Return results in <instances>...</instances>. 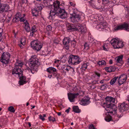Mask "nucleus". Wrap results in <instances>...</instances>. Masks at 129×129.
I'll return each instance as SVG.
<instances>
[{
  "instance_id": "obj_3",
  "label": "nucleus",
  "mask_w": 129,
  "mask_h": 129,
  "mask_svg": "<svg viewBox=\"0 0 129 129\" xmlns=\"http://www.w3.org/2000/svg\"><path fill=\"white\" fill-rule=\"evenodd\" d=\"M106 102L104 103L103 107L108 113L116 114L117 108L114 104L115 103V99L111 97H107L106 98Z\"/></svg>"
},
{
  "instance_id": "obj_6",
  "label": "nucleus",
  "mask_w": 129,
  "mask_h": 129,
  "mask_svg": "<svg viewBox=\"0 0 129 129\" xmlns=\"http://www.w3.org/2000/svg\"><path fill=\"white\" fill-rule=\"evenodd\" d=\"M110 42L115 49L122 48L124 46L122 42L121 41H118L115 39L111 40Z\"/></svg>"
},
{
  "instance_id": "obj_58",
  "label": "nucleus",
  "mask_w": 129,
  "mask_h": 129,
  "mask_svg": "<svg viewBox=\"0 0 129 129\" xmlns=\"http://www.w3.org/2000/svg\"><path fill=\"white\" fill-rule=\"evenodd\" d=\"M34 32H33L32 31V32L30 34V36H32L33 35V34Z\"/></svg>"
},
{
  "instance_id": "obj_41",
  "label": "nucleus",
  "mask_w": 129,
  "mask_h": 129,
  "mask_svg": "<svg viewBox=\"0 0 129 129\" xmlns=\"http://www.w3.org/2000/svg\"><path fill=\"white\" fill-rule=\"evenodd\" d=\"M84 48L86 50H87L89 49V45L86 43L84 44Z\"/></svg>"
},
{
  "instance_id": "obj_23",
  "label": "nucleus",
  "mask_w": 129,
  "mask_h": 129,
  "mask_svg": "<svg viewBox=\"0 0 129 129\" xmlns=\"http://www.w3.org/2000/svg\"><path fill=\"white\" fill-rule=\"evenodd\" d=\"M9 60L6 59H4L2 58L1 59V61L3 63L5 64H7L8 63L9 61Z\"/></svg>"
},
{
  "instance_id": "obj_19",
  "label": "nucleus",
  "mask_w": 129,
  "mask_h": 129,
  "mask_svg": "<svg viewBox=\"0 0 129 129\" xmlns=\"http://www.w3.org/2000/svg\"><path fill=\"white\" fill-rule=\"evenodd\" d=\"M67 29L70 30H76V26H74L72 24H70L68 25L67 26Z\"/></svg>"
},
{
  "instance_id": "obj_20",
  "label": "nucleus",
  "mask_w": 129,
  "mask_h": 129,
  "mask_svg": "<svg viewBox=\"0 0 129 129\" xmlns=\"http://www.w3.org/2000/svg\"><path fill=\"white\" fill-rule=\"evenodd\" d=\"M39 11H39L35 8L34 9L32 10V13L33 16H36L38 15V12Z\"/></svg>"
},
{
  "instance_id": "obj_32",
  "label": "nucleus",
  "mask_w": 129,
  "mask_h": 129,
  "mask_svg": "<svg viewBox=\"0 0 129 129\" xmlns=\"http://www.w3.org/2000/svg\"><path fill=\"white\" fill-rule=\"evenodd\" d=\"M8 110L11 112H14L15 110L14 108L12 106H10L8 108Z\"/></svg>"
},
{
  "instance_id": "obj_21",
  "label": "nucleus",
  "mask_w": 129,
  "mask_h": 129,
  "mask_svg": "<svg viewBox=\"0 0 129 129\" xmlns=\"http://www.w3.org/2000/svg\"><path fill=\"white\" fill-rule=\"evenodd\" d=\"M107 25V24L106 22H102L100 23V27L102 29L106 27Z\"/></svg>"
},
{
  "instance_id": "obj_56",
  "label": "nucleus",
  "mask_w": 129,
  "mask_h": 129,
  "mask_svg": "<svg viewBox=\"0 0 129 129\" xmlns=\"http://www.w3.org/2000/svg\"><path fill=\"white\" fill-rule=\"evenodd\" d=\"M109 63L110 64H112V60H110L109 61Z\"/></svg>"
},
{
  "instance_id": "obj_48",
  "label": "nucleus",
  "mask_w": 129,
  "mask_h": 129,
  "mask_svg": "<svg viewBox=\"0 0 129 129\" xmlns=\"http://www.w3.org/2000/svg\"><path fill=\"white\" fill-rule=\"evenodd\" d=\"M70 66H68L66 68V70L67 71H68L69 70H70Z\"/></svg>"
},
{
  "instance_id": "obj_44",
  "label": "nucleus",
  "mask_w": 129,
  "mask_h": 129,
  "mask_svg": "<svg viewBox=\"0 0 129 129\" xmlns=\"http://www.w3.org/2000/svg\"><path fill=\"white\" fill-rule=\"evenodd\" d=\"M19 21V20H18V19H17V18H16L15 17H14V18H13V22H17Z\"/></svg>"
},
{
  "instance_id": "obj_22",
  "label": "nucleus",
  "mask_w": 129,
  "mask_h": 129,
  "mask_svg": "<svg viewBox=\"0 0 129 129\" xmlns=\"http://www.w3.org/2000/svg\"><path fill=\"white\" fill-rule=\"evenodd\" d=\"M70 41V39L69 38H65L63 40V43L65 45H68Z\"/></svg>"
},
{
  "instance_id": "obj_11",
  "label": "nucleus",
  "mask_w": 129,
  "mask_h": 129,
  "mask_svg": "<svg viewBox=\"0 0 129 129\" xmlns=\"http://www.w3.org/2000/svg\"><path fill=\"white\" fill-rule=\"evenodd\" d=\"M127 79V75L125 74L121 75L119 77L118 81L120 85L123 84Z\"/></svg>"
},
{
  "instance_id": "obj_18",
  "label": "nucleus",
  "mask_w": 129,
  "mask_h": 129,
  "mask_svg": "<svg viewBox=\"0 0 129 129\" xmlns=\"http://www.w3.org/2000/svg\"><path fill=\"white\" fill-rule=\"evenodd\" d=\"M44 6L41 4H35V8L40 11H41Z\"/></svg>"
},
{
  "instance_id": "obj_26",
  "label": "nucleus",
  "mask_w": 129,
  "mask_h": 129,
  "mask_svg": "<svg viewBox=\"0 0 129 129\" xmlns=\"http://www.w3.org/2000/svg\"><path fill=\"white\" fill-rule=\"evenodd\" d=\"M118 78V77H115L113 78L110 82V83L111 85H112L114 84L117 80V79Z\"/></svg>"
},
{
  "instance_id": "obj_57",
  "label": "nucleus",
  "mask_w": 129,
  "mask_h": 129,
  "mask_svg": "<svg viewBox=\"0 0 129 129\" xmlns=\"http://www.w3.org/2000/svg\"><path fill=\"white\" fill-rule=\"evenodd\" d=\"M57 114L58 116H60L61 114V112H58Z\"/></svg>"
},
{
  "instance_id": "obj_10",
  "label": "nucleus",
  "mask_w": 129,
  "mask_h": 129,
  "mask_svg": "<svg viewBox=\"0 0 129 129\" xmlns=\"http://www.w3.org/2000/svg\"><path fill=\"white\" fill-rule=\"evenodd\" d=\"M72 17H71L72 21L73 22H78L80 19L79 15L74 12L72 14Z\"/></svg>"
},
{
  "instance_id": "obj_43",
  "label": "nucleus",
  "mask_w": 129,
  "mask_h": 129,
  "mask_svg": "<svg viewBox=\"0 0 129 129\" xmlns=\"http://www.w3.org/2000/svg\"><path fill=\"white\" fill-rule=\"evenodd\" d=\"M89 129H95L94 125L92 124L89 125Z\"/></svg>"
},
{
  "instance_id": "obj_2",
  "label": "nucleus",
  "mask_w": 129,
  "mask_h": 129,
  "mask_svg": "<svg viewBox=\"0 0 129 129\" xmlns=\"http://www.w3.org/2000/svg\"><path fill=\"white\" fill-rule=\"evenodd\" d=\"M23 65V63L22 62L17 60L15 64L14 68L12 71L13 75L15 76L17 75L19 78V83L21 85H23L27 82L26 80V77L23 76V72L21 69Z\"/></svg>"
},
{
  "instance_id": "obj_12",
  "label": "nucleus",
  "mask_w": 129,
  "mask_h": 129,
  "mask_svg": "<svg viewBox=\"0 0 129 129\" xmlns=\"http://www.w3.org/2000/svg\"><path fill=\"white\" fill-rule=\"evenodd\" d=\"M76 30H78L82 34H84L87 31L86 28L85 26H83L80 24L76 25Z\"/></svg>"
},
{
  "instance_id": "obj_38",
  "label": "nucleus",
  "mask_w": 129,
  "mask_h": 129,
  "mask_svg": "<svg viewBox=\"0 0 129 129\" xmlns=\"http://www.w3.org/2000/svg\"><path fill=\"white\" fill-rule=\"evenodd\" d=\"M107 86L106 84H105L104 85H102L100 88V89L102 90L105 89L106 88V86Z\"/></svg>"
},
{
  "instance_id": "obj_46",
  "label": "nucleus",
  "mask_w": 129,
  "mask_h": 129,
  "mask_svg": "<svg viewBox=\"0 0 129 129\" xmlns=\"http://www.w3.org/2000/svg\"><path fill=\"white\" fill-rule=\"evenodd\" d=\"M39 117L40 119H41L43 121H44L45 120V119L44 117H43L42 115H39Z\"/></svg>"
},
{
  "instance_id": "obj_36",
  "label": "nucleus",
  "mask_w": 129,
  "mask_h": 129,
  "mask_svg": "<svg viewBox=\"0 0 129 129\" xmlns=\"http://www.w3.org/2000/svg\"><path fill=\"white\" fill-rule=\"evenodd\" d=\"M37 31L36 27L35 26H33L31 28V31L33 32H35Z\"/></svg>"
},
{
  "instance_id": "obj_5",
  "label": "nucleus",
  "mask_w": 129,
  "mask_h": 129,
  "mask_svg": "<svg viewBox=\"0 0 129 129\" xmlns=\"http://www.w3.org/2000/svg\"><path fill=\"white\" fill-rule=\"evenodd\" d=\"M40 63L38 61V59L36 58L35 55L32 56L29 60V61L28 62L29 67L32 69H34V67L36 65H39Z\"/></svg>"
},
{
  "instance_id": "obj_55",
  "label": "nucleus",
  "mask_w": 129,
  "mask_h": 129,
  "mask_svg": "<svg viewBox=\"0 0 129 129\" xmlns=\"http://www.w3.org/2000/svg\"><path fill=\"white\" fill-rule=\"evenodd\" d=\"M69 109H67L65 111V112H67V113H68L69 112Z\"/></svg>"
},
{
  "instance_id": "obj_37",
  "label": "nucleus",
  "mask_w": 129,
  "mask_h": 129,
  "mask_svg": "<svg viewBox=\"0 0 129 129\" xmlns=\"http://www.w3.org/2000/svg\"><path fill=\"white\" fill-rule=\"evenodd\" d=\"M48 119L50 121H52L53 122H54L55 120V118L54 117H51V116H50L49 117Z\"/></svg>"
},
{
  "instance_id": "obj_7",
  "label": "nucleus",
  "mask_w": 129,
  "mask_h": 129,
  "mask_svg": "<svg viewBox=\"0 0 129 129\" xmlns=\"http://www.w3.org/2000/svg\"><path fill=\"white\" fill-rule=\"evenodd\" d=\"M129 106L127 104L125 103H122L120 106L118 107L120 112L119 113H118V114H117V117L119 118L122 117L123 116L122 112L127 110Z\"/></svg>"
},
{
  "instance_id": "obj_33",
  "label": "nucleus",
  "mask_w": 129,
  "mask_h": 129,
  "mask_svg": "<svg viewBox=\"0 0 129 129\" xmlns=\"http://www.w3.org/2000/svg\"><path fill=\"white\" fill-rule=\"evenodd\" d=\"M71 47L74 48L76 44V42L74 40L71 41Z\"/></svg>"
},
{
  "instance_id": "obj_16",
  "label": "nucleus",
  "mask_w": 129,
  "mask_h": 129,
  "mask_svg": "<svg viewBox=\"0 0 129 129\" xmlns=\"http://www.w3.org/2000/svg\"><path fill=\"white\" fill-rule=\"evenodd\" d=\"M56 69L53 67H50L47 69V72L50 74L55 73L56 72Z\"/></svg>"
},
{
  "instance_id": "obj_13",
  "label": "nucleus",
  "mask_w": 129,
  "mask_h": 129,
  "mask_svg": "<svg viewBox=\"0 0 129 129\" xmlns=\"http://www.w3.org/2000/svg\"><path fill=\"white\" fill-rule=\"evenodd\" d=\"M79 95L78 93H68V99L71 102H73L75 101V99Z\"/></svg>"
},
{
  "instance_id": "obj_45",
  "label": "nucleus",
  "mask_w": 129,
  "mask_h": 129,
  "mask_svg": "<svg viewBox=\"0 0 129 129\" xmlns=\"http://www.w3.org/2000/svg\"><path fill=\"white\" fill-rule=\"evenodd\" d=\"M54 43L56 44H58L59 43V41L56 40H55L54 41Z\"/></svg>"
},
{
  "instance_id": "obj_59",
  "label": "nucleus",
  "mask_w": 129,
  "mask_h": 129,
  "mask_svg": "<svg viewBox=\"0 0 129 129\" xmlns=\"http://www.w3.org/2000/svg\"><path fill=\"white\" fill-rule=\"evenodd\" d=\"M104 81V80H101L100 81V83H103Z\"/></svg>"
},
{
  "instance_id": "obj_63",
  "label": "nucleus",
  "mask_w": 129,
  "mask_h": 129,
  "mask_svg": "<svg viewBox=\"0 0 129 129\" xmlns=\"http://www.w3.org/2000/svg\"><path fill=\"white\" fill-rule=\"evenodd\" d=\"M35 107V106H33V107L32 108H31V109H32L34 108Z\"/></svg>"
},
{
  "instance_id": "obj_31",
  "label": "nucleus",
  "mask_w": 129,
  "mask_h": 129,
  "mask_svg": "<svg viewBox=\"0 0 129 129\" xmlns=\"http://www.w3.org/2000/svg\"><path fill=\"white\" fill-rule=\"evenodd\" d=\"M15 17L16 18L18 19V20H19L20 18L21 17V15L20 13H17L15 16Z\"/></svg>"
},
{
  "instance_id": "obj_28",
  "label": "nucleus",
  "mask_w": 129,
  "mask_h": 129,
  "mask_svg": "<svg viewBox=\"0 0 129 129\" xmlns=\"http://www.w3.org/2000/svg\"><path fill=\"white\" fill-rule=\"evenodd\" d=\"M89 65V63L88 62L84 63L82 66L81 68L83 70H85L87 68V66Z\"/></svg>"
},
{
  "instance_id": "obj_54",
  "label": "nucleus",
  "mask_w": 129,
  "mask_h": 129,
  "mask_svg": "<svg viewBox=\"0 0 129 129\" xmlns=\"http://www.w3.org/2000/svg\"><path fill=\"white\" fill-rule=\"evenodd\" d=\"M70 70L71 71H73V72L74 71V69L73 68H72L71 67Z\"/></svg>"
},
{
  "instance_id": "obj_61",
  "label": "nucleus",
  "mask_w": 129,
  "mask_h": 129,
  "mask_svg": "<svg viewBox=\"0 0 129 129\" xmlns=\"http://www.w3.org/2000/svg\"><path fill=\"white\" fill-rule=\"evenodd\" d=\"M28 125L29 127H30L31 126V124L30 122H28Z\"/></svg>"
},
{
  "instance_id": "obj_51",
  "label": "nucleus",
  "mask_w": 129,
  "mask_h": 129,
  "mask_svg": "<svg viewBox=\"0 0 129 129\" xmlns=\"http://www.w3.org/2000/svg\"><path fill=\"white\" fill-rule=\"evenodd\" d=\"M22 2L23 3H27V0H21Z\"/></svg>"
},
{
  "instance_id": "obj_1",
  "label": "nucleus",
  "mask_w": 129,
  "mask_h": 129,
  "mask_svg": "<svg viewBox=\"0 0 129 129\" xmlns=\"http://www.w3.org/2000/svg\"><path fill=\"white\" fill-rule=\"evenodd\" d=\"M59 2L56 1L54 2L53 5H51V7L53 8V10L50 11V15L49 16V18L53 19L54 18L55 15L62 19L64 18L67 17V13L64 9L59 7Z\"/></svg>"
},
{
  "instance_id": "obj_9",
  "label": "nucleus",
  "mask_w": 129,
  "mask_h": 129,
  "mask_svg": "<svg viewBox=\"0 0 129 129\" xmlns=\"http://www.w3.org/2000/svg\"><path fill=\"white\" fill-rule=\"evenodd\" d=\"M123 29L129 31V24L126 22H124L123 24L119 25L115 28V30Z\"/></svg>"
},
{
  "instance_id": "obj_24",
  "label": "nucleus",
  "mask_w": 129,
  "mask_h": 129,
  "mask_svg": "<svg viewBox=\"0 0 129 129\" xmlns=\"http://www.w3.org/2000/svg\"><path fill=\"white\" fill-rule=\"evenodd\" d=\"M73 110L74 112L77 113H79L80 111L78 106H74L73 107Z\"/></svg>"
},
{
  "instance_id": "obj_47",
  "label": "nucleus",
  "mask_w": 129,
  "mask_h": 129,
  "mask_svg": "<svg viewBox=\"0 0 129 129\" xmlns=\"http://www.w3.org/2000/svg\"><path fill=\"white\" fill-rule=\"evenodd\" d=\"M27 69L28 70L29 72H30V71L32 73L34 74V70L30 69L29 68H28Z\"/></svg>"
},
{
  "instance_id": "obj_30",
  "label": "nucleus",
  "mask_w": 129,
  "mask_h": 129,
  "mask_svg": "<svg viewBox=\"0 0 129 129\" xmlns=\"http://www.w3.org/2000/svg\"><path fill=\"white\" fill-rule=\"evenodd\" d=\"M123 57V56L122 55L118 56L117 60V63L120 62V61H122Z\"/></svg>"
},
{
  "instance_id": "obj_35",
  "label": "nucleus",
  "mask_w": 129,
  "mask_h": 129,
  "mask_svg": "<svg viewBox=\"0 0 129 129\" xmlns=\"http://www.w3.org/2000/svg\"><path fill=\"white\" fill-rule=\"evenodd\" d=\"M105 120L107 122H109L111 120L112 118L110 116L109 117H107L105 118Z\"/></svg>"
},
{
  "instance_id": "obj_15",
  "label": "nucleus",
  "mask_w": 129,
  "mask_h": 129,
  "mask_svg": "<svg viewBox=\"0 0 129 129\" xmlns=\"http://www.w3.org/2000/svg\"><path fill=\"white\" fill-rule=\"evenodd\" d=\"M105 69L106 71L110 72L115 71L116 70V68L114 66H111L109 67H105Z\"/></svg>"
},
{
  "instance_id": "obj_62",
  "label": "nucleus",
  "mask_w": 129,
  "mask_h": 129,
  "mask_svg": "<svg viewBox=\"0 0 129 129\" xmlns=\"http://www.w3.org/2000/svg\"><path fill=\"white\" fill-rule=\"evenodd\" d=\"M46 115L44 114L43 115V116L44 117H46Z\"/></svg>"
},
{
  "instance_id": "obj_17",
  "label": "nucleus",
  "mask_w": 129,
  "mask_h": 129,
  "mask_svg": "<svg viewBox=\"0 0 129 129\" xmlns=\"http://www.w3.org/2000/svg\"><path fill=\"white\" fill-rule=\"evenodd\" d=\"M10 54L7 52H4L2 56V58L4 59H9L10 58Z\"/></svg>"
},
{
  "instance_id": "obj_25",
  "label": "nucleus",
  "mask_w": 129,
  "mask_h": 129,
  "mask_svg": "<svg viewBox=\"0 0 129 129\" xmlns=\"http://www.w3.org/2000/svg\"><path fill=\"white\" fill-rule=\"evenodd\" d=\"M97 64L100 66H101L105 65L106 64V63L105 61L103 60L101 61H98L97 63Z\"/></svg>"
},
{
  "instance_id": "obj_8",
  "label": "nucleus",
  "mask_w": 129,
  "mask_h": 129,
  "mask_svg": "<svg viewBox=\"0 0 129 129\" xmlns=\"http://www.w3.org/2000/svg\"><path fill=\"white\" fill-rule=\"evenodd\" d=\"M30 44L33 49L37 51L40 50L42 47L41 44L37 40H34L31 42Z\"/></svg>"
},
{
  "instance_id": "obj_42",
  "label": "nucleus",
  "mask_w": 129,
  "mask_h": 129,
  "mask_svg": "<svg viewBox=\"0 0 129 129\" xmlns=\"http://www.w3.org/2000/svg\"><path fill=\"white\" fill-rule=\"evenodd\" d=\"M23 16L22 17L21 16V17L20 18V19L19 20L21 22H24V21H25V20L23 18V17L25 16V15L24 14H23Z\"/></svg>"
},
{
  "instance_id": "obj_52",
  "label": "nucleus",
  "mask_w": 129,
  "mask_h": 129,
  "mask_svg": "<svg viewBox=\"0 0 129 129\" xmlns=\"http://www.w3.org/2000/svg\"><path fill=\"white\" fill-rule=\"evenodd\" d=\"M103 50H104L106 51H107L108 50L107 49L105 48V47L104 46H103Z\"/></svg>"
},
{
  "instance_id": "obj_14",
  "label": "nucleus",
  "mask_w": 129,
  "mask_h": 129,
  "mask_svg": "<svg viewBox=\"0 0 129 129\" xmlns=\"http://www.w3.org/2000/svg\"><path fill=\"white\" fill-rule=\"evenodd\" d=\"M90 99L89 97L85 96L82 98L80 101V104L83 106H85L88 104L90 103Z\"/></svg>"
},
{
  "instance_id": "obj_49",
  "label": "nucleus",
  "mask_w": 129,
  "mask_h": 129,
  "mask_svg": "<svg viewBox=\"0 0 129 129\" xmlns=\"http://www.w3.org/2000/svg\"><path fill=\"white\" fill-rule=\"evenodd\" d=\"M70 4L73 7H75L76 5L72 2H70Z\"/></svg>"
},
{
  "instance_id": "obj_27",
  "label": "nucleus",
  "mask_w": 129,
  "mask_h": 129,
  "mask_svg": "<svg viewBox=\"0 0 129 129\" xmlns=\"http://www.w3.org/2000/svg\"><path fill=\"white\" fill-rule=\"evenodd\" d=\"M25 28L27 32H29L30 30V28L29 27V23L27 22L25 26Z\"/></svg>"
},
{
  "instance_id": "obj_53",
  "label": "nucleus",
  "mask_w": 129,
  "mask_h": 129,
  "mask_svg": "<svg viewBox=\"0 0 129 129\" xmlns=\"http://www.w3.org/2000/svg\"><path fill=\"white\" fill-rule=\"evenodd\" d=\"M95 73V74L97 76H98L99 77L100 76V74L99 73L97 72H96Z\"/></svg>"
},
{
  "instance_id": "obj_64",
  "label": "nucleus",
  "mask_w": 129,
  "mask_h": 129,
  "mask_svg": "<svg viewBox=\"0 0 129 129\" xmlns=\"http://www.w3.org/2000/svg\"><path fill=\"white\" fill-rule=\"evenodd\" d=\"M28 105H29V103H27V104H26V106H28Z\"/></svg>"
},
{
  "instance_id": "obj_4",
  "label": "nucleus",
  "mask_w": 129,
  "mask_h": 129,
  "mask_svg": "<svg viewBox=\"0 0 129 129\" xmlns=\"http://www.w3.org/2000/svg\"><path fill=\"white\" fill-rule=\"evenodd\" d=\"M81 61L78 56L72 55L69 57L68 62L70 64L76 65L79 63Z\"/></svg>"
},
{
  "instance_id": "obj_39",
  "label": "nucleus",
  "mask_w": 129,
  "mask_h": 129,
  "mask_svg": "<svg viewBox=\"0 0 129 129\" xmlns=\"http://www.w3.org/2000/svg\"><path fill=\"white\" fill-rule=\"evenodd\" d=\"M3 32V29H2L0 28V42L2 40V33Z\"/></svg>"
},
{
  "instance_id": "obj_40",
  "label": "nucleus",
  "mask_w": 129,
  "mask_h": 129,
  "mask_svg": "<svg viewBox=\"0 0 129 129\" xmlns=\"http://www.w3.org/2000/svg\"><path fill=\"white\" fill-rule=\"evenodd\" d=\"M46 29V30L48 31L51 30L52 29V27L50 25H48L47 26Z\"/></svg>"
},
{
  "instance_id": "obj_50",
  "label": "nucleus",
  "mask_w": 129,
  "mask_h": 129,
  "mask_svg": "<svg viewBox=\"0 0 129 129\" xmlns=\"http://www.w3.org/2000/svg\"><path fill=\"white\" fill-rule=\"evenodd\" d=\"M65 48L67 50H68L69 49V46L68 44L66 46H65Z\"/></svg>"
},
{
  "instance_id": "obj_29",
  "label": "nucleus",
  "mask_w": 129,
  "mask_h": 129,
  "mask_svg": "<svg viewBox=\"0 0 129 129\" xmlns=\"http://www.w3.org/2000/svg\"><path fill=\"white\" fill-rule=\"evenodd\" d=\"M60 22H61V21L59 20H55L54 21V24L55 25L58 26L60 25Z\"/></svg>"
},
{
  "instance_id": "obj_60",
  "label": "nucleus",
  "mask_w": 129,
  "mask_h": 129,
  "mask_svg": "<svg viewBox=\"0 0 129 129\" xmlns=\"http://www.w3.org/2000/svg\"><path fill=\"white\" fill-rule=\"evenodd\" d=\"M21 44H19V46L21 48H22V46L21 45Z\"/></svg>"
},
{
  "instance_id": "obj_34",
  "label": "nucleus",
  "mask_w": 129,
  "mask_h": 129,
  "mask_svg": "<svg viewBox=\"0 0 129 129\" xmlns=\"http://www.w3.org/2000/svg\"><path fill=\"white\" fill-rule=\"evenodd\" d=\"M25 40L24 38L22 39L20 41L21 44L23 45H24L25 44Z\"/></svg>"
}]
</instances>
